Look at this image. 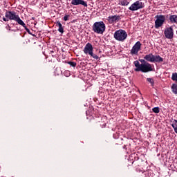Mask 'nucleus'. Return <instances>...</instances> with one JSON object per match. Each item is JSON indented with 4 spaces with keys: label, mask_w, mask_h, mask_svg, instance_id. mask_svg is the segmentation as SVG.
I'll list each match as a JSON object with an SVG mask.
<instances>
[{
    "label": "nucleus",
    "mask_w": 177,
    "mask_h": 177,
    "mask_svg": "<svg viewBox=\"0 0 177 177\" xmlns=\"http://www.w3.org/2000/svg\"><path fill=\"white\" fill-rule=\"evenodd\" d=\"M171 80H172V81H177V73H174L172 74Z\"/></svg>",
    "instance_id": "21"
},
{
    "label": "nucleus",
    "mask_w": 177,
    "mask_h": 177,
    "mask_svg": "<svg viewBox=\"0 0 177 177\" xmlns=\"http://www.w3.org/2000/svg\"><path fill=\"white\" fill-rule=\"evenodd\" d=\"M144 59L145 60H147V62H150V63H153V59H154V55H153V53L146 55L144 57Z\"/></svg>",
    "instance_id": "12"
},
{
    "label": "nucleus",
    "mask_w": 177,
    "mask_h": 177,
    "mask_svg": "<svg viewBox=\"0 0 177 177\" xmlns=\"http://www.w3.org/2000/svg\"><path fill=\"white\" fill-rule=\"evenodd\" d=\"M142 48V43H140L139 41H137L134 46L132 47L131 50V55H136V56H138V53H139V50H140V48Z\"/></svg>",
    "instance_id": "7"
},
{
    "label": "nucleus",
    "mask_w": 177,
    "mask_h": 177,
    "mask_svg": "<svg viewBox=\"0 0 177 177\" xmlns=\"http://www.w3.org/2000/svg\"><path fill=\"white\" fill-rule=\"evenodd\" d=\"M145 8V3L141 1H136L129 8V10L131 12H135L136 10H139V9H143Z\"/></svg>",
    "instance_id": "6"
},
{
    "label": "nucleus",
    "mask_w": 177,
    "mask_h": 177,
    "mask_svg": "<svg viewBox=\"0 0 177 177\" xmlns=\"http://www.w3.org/2000/svg\"><path fill=\"white\" fill-rule=\"evenodd\" d=\"M22 27H24V28L28 34L31 35V31H30V29H28V28H27V26H26V24H24V26H22Z\"/></svg>",
    "instance_id": "22"
},
{
    "label": "nucleus",
    "mask_w": 177,
    "mask_h": 177,
    "mask_svg": "<svg viewBox=\"0 0 177 177\" xmlns=\"http://www.w3.org/2000/svg\"><path fill=\"white\" fill-rule=\"evenodd\" d=\"M155 28H160L162 27L164 23H165V15H160L155 17Z\"/></svg>",
    "instance_id": "5"
},
{
    "label": "nucleus",
    "mask_w": 177,
    "mask_h": 177,
    "mask_svg": "<svg viewBox=\"0 0 177 177\" xmlns=\"http://www.w3.org/2000/svg\"><path fill=\"white\" fill-rule=\"evenodd\" d=\"M90 56H91V57H93V59H95L96 60L99 59V56L96 55V54H93V52L92 53V55H90Z\"/></svg>",
    "instance_id": "24"
},
{
    "label": "nucleus",
    "mask_w": 177,
    "mask_h": 177,
    "mask_svg": "<svg viewBox=\"0 0 177 177\" xmlns=\"http://www.w3.org/2000/svg\"><path fill=\"white\" fill-rule=\"evenodd\" d=\"M174 132H176V133H177V127H174Z\"/></svg>",
    "instance_id": "27"
},
{
    "label": "nucleus",
    "mask_w": 177,
    "mask_h": 177,
    "mask_svg": "<svg viewBox=\"0 0 177 177\" xmlns=\"http://www.w3.org/2000/svg\"><path fill=\"white\" fill-rule=\"evenodd\" d=\"M133 64L136 67L134 71H141V73H150V71H153V66L149 62L140 64L139 61H134Z\"/></svg>",
    "instance_id": "2"
},
{
    "label": "nucleus",
    "mask_w": 177,
    "mask_h": 177,
    "mask_svg": "<svg viewBox=\"0 0 177 177\" xmlns=\"http://www.w3.org/2000/svg\"><path fill=\"white\" fill-rule=\"evenodd\" d=\"M152 111L156 113V114H158L160 113V108L159 107H154L152 109Z\"/></svg>",
    "instance_id": "20"
},
{
    "label": "nucleus",
    "mask_w": 177,
    "mask_h": 177,
    "mask_svg": "<svg viewBox=\"0 0 177 177\" xmlns=\"http://www.w3.org/2000/svg\"><path fill=\"white\" fill-rule=\"evenodd\" d=\"M113 37L115 39H116V41L124 42V41L127 39V37H128V34H127V32L125 30L122 29H120L115 32Z\"/></svg>",
    "instance_id": "4"
},
{
    "label": "nucleus",
    "mask_w": 177,
    "mask_h": 177,
    "mask_svg": "<svg viewBox=\"0 0 177 177\" xmlns=\"http://www.w3.org/2000/svg\"><path fill=\"white\" fill-rule=\"evenodd\" d=\"M140 62L142 63L141 64H147V62H146V59H140Z\"/></svg>",
    "instance_id": "26"
},
{
    "label": "nucleus",
    "mask_w": 177,
    "mask_h": 177,
    "mask_svg": "<svg viewBox=\"0 0 177 177\" xmlns=\"http://www.w3.org/2000/svg\"><path fill=\"white\" fill-rule=\"evenodd\" d=\"M171 91L175 95H177V84H173L171 86Z\"/></svg>",
    "instance_id": "17"
},
{
    "label": "nucleus",
    "mask_w": 177,
    "mask_h": 177,
    "mask_svg": "<svg viewBox=\"0 0 177 177\" xmlns=\"http://www.w3.org/2000/svg\"><path fill=\"white\" fill-rule=\"evenodd\" d=\"M119 5H121L122 6H128V5H129V1L127 0H121L119 2Z\"/></svg>",
    "instance_id": "16"
},
{
    "label": "nucleus",
    "mask_w": 177,
    "mask_h": 177,
    "mask_svg": "<svg viewBox=\"0 0 177 177\" xmlns=\"http://www.w3.org/2000/svg\"><path fill=\"white\" fill-rule=\"evenodd\" d=\"M164 34L167 39H172L174 38V28L172 26L166 28L165 29Z\"/></svg>",
    "instance_id": "8"
},
{
    "label": "nucleus",
    "mask_w": 177,
    "mask_h": 177,
    "mask_svg": "<svg viewBox=\"0 0 177 177\" xmlns=\"http://www.w3.org/2000/svg\"><path fill=\"white\" fill-rule=\"evenodd\" d=\"M92 30L95 34H103L106 31V24L103 21L95 22L92 26Z\"/></svg>",
    "instance_id": "3"
},
{
    "label": "nucleus",
    "mask_w": 177,
    "mask_h": 177,
    "mask_svg": "<svg viewBox=\"0 0 177 177\" xmlns=\"http://www.w3.org/2000/svg\"><path fill=\"white\" fill-rule=\"evenodd\" d=\"M6 17H3V21H9V20H14V21H17L19 26H25L24 21L20 19V17L16 14L15 11H6Z\"/></svg>",
    "instance_id": "1"
},
{
    "label": "nucleus",
    "mask_w": 177,
    "mask_h": 177,
    "mask_svg": "<svg viewBox=\"0 0 177 177\" xmlns=\"http://www.w3.org/2000/svg\"><path fill=\"white\" fill-rule=\"evenodd\" d=\"M84 53L85 55H92V53L93 52V46L91 43H87L83 50Z\"/></svg>",
    "instance_id": "10"
},
{
    "label": "nucleus",
    "mask_w": 177,
    "mask_h": 177,
    "mask_svg": "<svg viewBox=\"0 0 177 177\" xmlns=\"http://www.w3.org/2000/svg\"><path fill=\"white\" fill-rule=\"evenodd\" d=\"M147 81L149 82L151 86H154V80H153V78H147Z\"/></svg>",
    "instance_id": "18"
},
{
    "label": "nucleus",
    "mask_w": 177,
    "mask_h": 177,
    "mask_svg": "<svg viewBox=\"0 0 177 177\" xmlns=\"http://www.w3.org/2000/svg\"><path fill=\"white\" fill-rule=\"evenodd\" d=\"M70 17V15H65L64 17V21H67V20H68V18Z\"/></svg>",
    "instance_id": "25"
},
{
    "label": "nucleus",
    "mask_w": 177,
    "mask_h": 177,
    "mask_svg": "<svg viewBox=\"0 0 177 177\" xmlns=\"http://www.w3.org/2000/svg\"><path fill=\"white\" fill-rule=\"evenodd\" d=\"M57 26H58V31L59 32H61V34H63L64 32V28H63V25H62V23L60 21H57Z\"/></svg>",
    "instance_id": "15"
},
{
    "label": "nucleus",
    "mask_w": 177,
    "mask_h": 177,
    "mask_svg": "<svg viewBox=\"0 0 177 177\" xmlns=\"http://www.w3.org/2000/svg\"><path fill=\"white\" fill-rule=\"evenodd\" d=\"M170 23L177 24V15H170L169 17Z\"/></svg>",
    "instance_id": "14"
},
{
    "label": "nucleus",
    "mask_w": 177,
    "mask_h": 177,
    "mask_svg": "<svg viewBox=\"0 0 177 177\" xmlns=\"http://www.w3.org/2000/svg\"><path fill=\"white\" fill-rule=\"evenodd\" d=\"M171 127L172 128H177V120H174L173 121H171Z\"/></svg>",
    "instance_id": "19"
},
{
    "label": "nucleus",
    "mask_w": 177,
    "mask_h": 177,
    "mask_svg": "<svg viewBox=\"0 0 177 177\" xmlns=\"http://www.w3.org/2000/svg\"><path fill=\"white\" fill-rule=\"evenodd\" d=\"M71 5H82L83 6H84V8H88V3L84 0H72Z\"/></svg>",
    "instance_id": "11"
},
{
    "label": "nucleus",
    "mask_w": 177,
    "mask_h": 177,
    "mask_svg": "<svg viewBox=\"0 0 177 177\" xmlns=\"http://www.w3.org/2000/svg\"><path fill=\"white\" fill-rule=\"evenodd\" d=\"M109 24H113L114 23H118L121 20V15H111L108 17L107 19Z\"/></svg>",
    "instance_id": "9"
},
{
    "label": "nucleus",
    "mask_w": 177,
    "mask_h": 177,
    "mask_svg": "<svg viewBox=\"0 0 177 177\" xmlns=\"http://www.w3.org/2000/svg\"><path fill=\"white\" fill-rule=\"evenodd\" d=\"M68 64H70L71 67H75L77 66V63L74 62H68Z\"/></svg>",
    "instance_id": "23"
},
{
    "label": "nucleus",
    "mask_w": 177,
    "mask_h": 177,
    "mask_svg": "<svg viewBox=\"0 0 177 177\" xmlns=\"http://www.w3.org/2000/svg\"><path fill=\"white\" fill-rule=\"evenodd\" d=\"M164 62V59L161 57L160 55H153V63H162Z\"/></svg>",
    "instance_id": "13"
}]
</instances>
